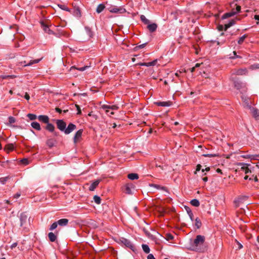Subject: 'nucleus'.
<instances>
[{"instance_id": "nucleus-1", "label": "nucleus", "mask_w": 259, "mask_h": 259, "mask_svg": "<svg viewBox=\"0 0 259 259\" xmlns=\"http://www.w3.org/2000/svg\"><path fill=\"white\" fill-rule=\"evenodd\" d=\"M230 80L233 82L234 87L238 90H242V92H246L247 91V87L245 83L242 82L238 78L230 77Z\"/></svg>"}, {"instance_id": "nucleus-2", "label": "nucleus", "mask_w": 259, "mask_h": 259, "mask_svg": "<svg viewBox=\"0 0 259 259\" xmlns=\"http://www.w3.org/2000/svg\"><path fill=\"white\" fill-rule=\"evenodd\" d=\"M236 20H239L240 19L236 18V19H232L228 23L225 24L224 26L222 25H219L218 26V30L219 31H226L229 28L236 23Z\"/></svg>"}, {"instance_id": "nucleus-3", "label": "nucleus", "mask_w": 259, "mask_h": 259, "mask_svg": "<svg viewBox=\"0 0 259 259\" xmlns=\"http://www.w3.org/2000/svg\"><path fill=\"white\" fill-rule=\"evenodd\" d=\"M248 73V70L246 68L234 69L231 71V76L233 77L234 75H246Z\"/></svg>"}, {"instance_id": "nucleus-4", "label": "nucleus", "mask_w": 259, "mask_h": 259, "mask_svg": "<svg viewBox=\"0 0 259 259\" xmlns=\"http://www.w3.org/2000/svg\"><path fill=\"white\" fill-rule=\"evenodd\" d=\"M205 241V237L200 235L196 236L194 240V245L197 247L198 246L202 245Z\"/></svg>"}, {"instance_id": "nucleus-5", "label": "nucleus", "mask_w": 259, "mask_h": 259, "mask_svg": "<svg viewBox=\"0 0 259 259\" xmlns=\"http://www.w3.org/2000/svg\"><path fill=\"white\" fill-rule=\"evenodd\" d=\"M73 7V10H71V13H72L75 17L77 18H80L81 17V9L76 4H72Z\"/></svg>"}, {"instance_id": "nucleus-6", "label": "nucleus", "mask_w": 259, "mask_h": 259, "mask_svg": "<svg viewBox=\"0 0 259 259\" xmlns=\"http://www.w3.org/2000/svg\"><path fill=\"white\" fill-rule=\"evenodd\" d=\"M121 242L126 247L130 248L133 251H135V247L129 240L124 238H122L121 239Z\"/></svg>"}, {"instance_id": "nucleus-7", "label": "nucleus", "mask_w": 259, "mask_h": 259, "mask_svg": "<svg viewBox=\"0 0 259 259\" xmlns=\"http://www.w3.org/2000/svg\"><path fill=\"white\" fill-rule=\"evenodd\" d=\"M27 220L28 217L26 214L25 212L21 213L20 215V226L25 228L27 224Z\"/></svg>"}, {"instance_id": "nucleus-8", "label": "nucleus", "mask_w": 259, "mask_h": 259, "mask_svg": "<svg viewBox=\"0 0 259 259\" xmlns=\"http://www.w3.org/2000/svg\"><path fill=\"white\" fill-rule=\"evenodd\" d=\"M237 165L240 167H238L239 170H241L245 172V174H247L249 172H251V170L248 168L249 164L244 163H238Z\"/></svg>"}, {"instance_id": "nucleus-9", "label": "nucleus", "mask_w": 259, "mask_h": 259, "mask_svg": "<svg viewBox=\"0 0 259 259\" xmlns=\"http://www.w3.org/2000/svg\"><path fill=\"white\" fill-rule=\"evenodd\" d=\"M56 124L58 128L61 131H65L66 124L65 121L61 119H58L56 120Z\"/></svg>"}, {"instance_id": "nucleus-10", "label": "nucleus", "mask_w": 259, "mask_h": 259, "mask_svg": "<svg viewBox=\"0 0 259 259\" xmlns=\"http://www.w3.org/2000/svg\"><path fill=\"white\" fill-rule=\"evenodd\" d=\"M233 33H231L230 32H226V33L222 32L221 34L220 37H222L224 36H225L226 38L225 39L220 38V40L222 41V43H225L228 41H229L231 39V37H232V36L233 35Z\"/></svg>"}, {"instance_id": "nucleus-11", "label": "nucleus", "mask_w": 259, "mask_h": 259, "mask_svg": "<svg viewBox=\"0 0 259 259\" xmlns=\"http://www.w3.org/2000/svg\"><path fill=\"white\" fill-rule=\"evenodd\" d=\"M82 133L83 130L80 129L75 133L73 138V141L74 143H76L78 141H79V140L81 138Z\"/></svg>"}, {"instance_id": "nucleus-12", "label": "nucleus", "mask_w": 259, "mask_h": 259, "mask_svg": "<svg viewBox=\"0 0 259 259\" xmlns=\"http://www.w3.org/2000/svg\"><path fill=\"white\" fill-rule=\"evenodd\" d=\"M76 125L72 123H70L67 127L65 128L64 133L67 135L71 133L73 131L76 129Z\"/></svg>"}, {"instance_id": "nucleus-13", "label": "nucleus", "mask_w": 259, "mask_h": 259, "mask_svg": "<svg viewBox=\"0 0 259 259\" xmlns=\"http://www.w3.org/2000/svg\"><path fill=\"white\" fill-rule=\"evenodd\" d=\"M41 59H35V60H31L27 64H26V61L20 62L19 63V64L20 65H22V64L24 63V65H23L24 67L29 66H31V65H33V64H36V63H39V61L41 60Z\"/></svg>"}, {"instance_id": "nucleus-14", "label": "nucleus", "mask_w": 259, "mask_h": 259, "mask_svg": "<svg viewBox=\"0 0 259 259\" xmlns=\"http://www.w3.org/2000/svg\"><path fill=\"white\" fill-rule=\"evenodd\" d=\"M57 144L56 140L54 138L48 139L46 141V145L50 148H51Z\"/></svg>"}, {"instance_id": "nucleus-15", "label": "nucleus", "mask_w": 259, "mask_h": 259, "mask_svg": "<svg viewBox=\"0 0 259 259\" xmlns=\"http://www.w3.org/2000/svg\"><path fill=\"white\" fill-rule=\"evenodd\" d=\"M110 12L114 13H123L125 12V9L121 8L113 7L110 10Z\"/></svg>"}, {"instance_id": "nucleus-16", "label": "nucleus", "mask_w": 259, "mask_h": 259, "mask_svg": "<svg viewBox=\"0 0 259 259\" xmlns=\"http://www.w3.org/2000/svg\"><path fill=\"white\" fill-rule=\"evenodd\" d=\"M101 108L103 110L111 109L112 110H117L118 108L116 105L110 106L107 105H103Z\"/></svg>"}, {"instance_id": "nucleus-17", "label": "nucleus", "mask_w": 259, "mask_h": 259, "mask_svg": "<svg viewBox=\"0 0 259 259\" xmlns=\"http://www.w3.org/2000/svg\"><path fill=\"white\" fill-rule=\"evenodd\" d=\"M157 28V25L156 23H152L149 24L147 26V28L150 32H153L156 31Z\"/></svg>"}, {"instance_id": "nucleus-18", "label": "nucleus", "mask_w": 259, "mask_h": 259, "mask_svg": "<svg viewBox=\"0 0 259 259\" xmlns=\"http://www.w3.org/2000/svg\"><path fill=\"white\" fill-rule=\"evenodd\" d=\"M38 119L40 121L45 123H48L49 122V118L47 115H39L38 117Z\"/></svg>"}, {"instance_id": "nucleus-19", "label": "nucleus", "mask_w": 259, "mask_h": 259, "mask_svg": "<svg viewBox=\"0 0 259 259\" xmlns=\"http://www.w3.org/2000/svg\"><path fill=\"white\" fill-rule=\"evenodd\" d=\"M69 220L67 219H62L57 221L58 224L61 226H66L68 223Z\"/></svg>"}, {"instance_id": "nucleus-20", "label": "nucleus", "mask_w": 259, "mask_h": 259, "mask_svg": "<svg viewBox=\"0 0 259 259\" xmlns=\"http://www.w3.org/2000/svg\"><path fill=\"white\" fill-rule=\"evenodd\" d=\"M100 183V180H96L89 187V189L91 191H94L98 186Z\"/></svg>"}, {"instance_id": "nucleus-21", "label": "nucleus", "mask_w": 259, "mask_h": 259, "mask_svg": "<svg viewBox=\"0 0 259 259\" xmlns=\"http://www.w3.org/2000/svg\"><path fill=\"white\" fill-rule=\"evenodd\" d=\"M155 104L159 106L167 107L170 106L171 105V103L170 101L168 102H157Z\"/></svg>"}, {"instance_id": "nucleus-22", "label": "nucleus", "mask_w": 259, "mask_h": 259, "mask_svg": "<svg viewBox=\"0 0 259 259\" xmlns=\"http://www.w3.org/2000/svg\"><path fill=\"white\" fill-rule=\"evenodd\" d=\"M156 63H157V60H155L150 62L142 63L140 64V65L141 66H145L149 67V66L155 65Z\"/></svg>"}, {"instance_id": "nucleus-23", "label": "nucleus", "mask_w": 259, "mask_h": 259, "mask_svg": "<svg viewBox=\"0 0 259 259\" xmlns=\"http://www.w3.org/2000/svg\"><path fill=\"white\" fill-rule=\"evenodd\" d=\"M48 237L51 242H54L57 239V236L53 232H50L48 234Z\"/></svg>"}, {"instance_id": "nucleus-24", "label": "nucleus", "mask_w": 259, "mask_h": 259, "mask_svg": "<svg viewBox=\"0 0 259 259\" xmlns=\"http://www.w3.org/2000/svg\"><path fill=\"white\" fill-rule=\"evenodd\" d=\"M45 128L50 132H54L55 130V126L53 124L50 123L49 122Z\"/></svg>"}, {"instance_id": "nucleus-25", "label": "nucleus", "mask_w": 259, "mask_h": 259, "mask_svg": "<svg viewBox=\"0 0 259 259\" xmlns=\"http://www.w3.org/2000/svg\"><path fill=\"white\" fill-rule=\"evenodd\" d=\"M234 15H235V13L232 12L231 11L230 12L226 13L225 14H224L222 16V19H225L228 18L229 17H231L233 16Z\"/></svg>"}, {"instance_id": "nucleus-26", "label": "nucleus", "mask_w": 259, "mask_h": 259, "mask_svg": "<svg viewBox=\"0 0 259 259\" xmlns=\"http://www.w3.org/2000/svg\"><path fill=\"white\" fill-rule=\"evenodd\" d=\"M127 178L132 180H137L139 178V176L137 174L131 173L127 175Z\"/></svg>"}, {"instance_id": "nucleus-27", "label": "nucleus", "mask_w": 259, "mask_h": 259, "mask_svg": "<svg viewBox=\"0 0 259 259\" xmlns=\"http://www.w3.org/2000/svg\"><path fill=\"white\" fill-rule=\"evenodd\" d=\"M31 126L37 130V131H40L41 130V127H40V124L38 122H32L31 124Z\"/></svg>"}, {"instance_id": "nucleus-28", "label": "nucleus", "mask_w": 259, "mask_h": 259, "mask_svg": "<svg viewBox=\"0 0 259 259\" xmlns=\"http://www.w3.org/2000/svg\"><path fill=\"white\" fill-rule=\"evenodd\" d=\"M185 209L192 221H193V214L192 213V211H191V209L188 206H185Z\"/></svg>"}, {"instance_id": "nucleus-29", "label": "nucleus", "mask_w": 259, "mask_h": 259, "mask_svg": "<svg viewBox=\"0 0 259 259\" xmlns=\"http://www.w3.org/2000/svg\"><path fill=\"white\" fill-rule=\"evenodd\" d=\"M105 8V6L104 4H101L99 5L96 9V12L98 13H100L102 12L104 9Z\"/></svg>"}, {"instance_id": "nucleus-30", "label": "nucleus", "mask_w": 259, "mask_h": 259, "mask_svg": "<svg viewBox=\"0 0 259 259\" xmlns=\"http://www.w3.org/2000/svg\"><path fill=\"white\" fill-rule=\"evenodd\" d=\"M41 26L44 29V30L49 34L52 32V31L49 29V27L45 24L44 22L41 23Z\"/></svg>"}, {"instance_id": "nucleus-31", "label": "nucleus", "mask_w": 259, "mask_h": 259, "mask_svg": "<svg viewBox=\"0 0 259 259\" xmlns=\"http://www.w3.org/2000/svg\"><path fill=\"white\" fill-rule=\"evenodd\" d=\"M252 113L253 115V116L256 119H257L259 117V111L257 109L253 108L252 109Z\"/></svg>"}, {"instance_id": "nucleus-32", "label": "nucleus", "mask_w": 259, "mask_h": 259, "mask_svg": "<svg viewBox=\"0 0 259 259\" xmlns=\"http://www.w3.org/2000/svg\"><path fill=\"white\" fill-rule=\"evenodd\" d=\"M124 192L128 194H131L132 193V190L129 184H127L125 186Z\"/></svg>"}, {"instance_id": "nucleus-33", "label": "nucleus", "mask_w": 259, "mask_h": 259, "mask_svg": "<svg viewBox=\"0 0 259 259\" xmlns=\"http://www.w3.org/2000/svg\"><path fill=\"white\" fill-rule=\"evenodd\" d=\"M85 30L86 31V33H87L88 35L90 37H92L93 36V32L92 31L91 29L89 28V27H85Z\"/></svg>"}, {"instance_id": "nucleus-34", "label": "nucleus", "mask_w": 259, "mask_h": 259, "mask_svg": "<svg viewBox=\"0 0 259 259\" xmlns=\"http://www.w3.org/2000/svg\"><path fill=\"white\" fill-rule=\"evenodd\" d=\"M190 203L193 206H195V207H198L200 205L199 201H198V200H197L196 199H194L192 200L190 202Z\"/></svg>"}, {"instance_id": "nucleus-35", "label": "nucleus", "mask_w": 259, "mask_h": 259, "mask_svg": "<svg viewBox=\"0 0 259 259\" xmlns=\"http://www.w3.org/2000/svg\"><path fill=\"white\" fill-rule=\"evenodd\" d=\"M195 225L196 227L197 228V229H199L202 225L201 222L198 218H197L195 219Z\"/></svg>"}, {"instance_id": "nucleus-36", "label": "nucleus", "mask_w": 259, "mask_h": 259, "mask_svg": "<svg viewBox=\"0 0 259 259\" xmlns=\"http://www.w3.org/2000/svg\"><path fill=\"white\" fill-rule=\"evenodd\" d=\"M141 21L145 24H148L150 21L144 15H142L140 17Z\"/></svg>"}, {"instance_id": "nucleus-37", "label": "nucleus", "mask_w": 259, "mask_h": 259, "mask_svg": "<svg viewBox=\"0 0 259 259\" xmlns=\"http://www.w3.org/2000/svg\"><path fill=\"white\" fill-rule=\"evenodd\" d=\"M142 248L144 251L146 253H149L150 252V249L148 246V245L146 244H142Z\"/></svg>"}, {"instance_id": "nucleus-38", "label": "nucleus", "mask_w": 259, "mask_h": 259, "mask_svg": "<svg viewBox=\"0 0 259 259\" xmlns=\"http://www.w3.org/2000/svg\"><path fill=\"white\" fill-rule=\"evenodd\" d=\"M247 37V34H244L242 36H241V37L239 38V40H238V44L239 45H241L244 39Z\"/></svg>"}, {"instance_id": "nucleus-39", "label": "nucleus", "mask_w": 259, "mask_h": 259, "mask_svg": "<svg viewBox=\"0 0 259 259\" xmlns=\"http://www.w3.org/2000/svg\"><path fill=\"white\" fill-rule=\"evenodd\" d=\"M14 148V146L13 144H7L5 146V149L6 150H8L9 151H12V150H13Z\"/></svg>"}, {"instance_id": "nucleus-40", "label": "nucleus", "mask_w": 259, "mask_h": 259, "mask_svg": "<svg viewBox=\"0 0 259 259\" xmlns=\"http://www.w3.org/2000/svg\"><path fill=\"white\" fill-rule=\"evenodd\" d=\"M94 200L95 203H96L98 204H99L101 202V199L100 197L97 195H95L94 196Z\"/></svg>"}, {"instance_id": "nucleus-41", "label": "nucleus", "mask_w": 259, "mask_h": 259, "mask_svg": "<svg viewBox=\"0 0 259 259\" xmlns=\"http://www.w3.org/2000/svg\"><path fill=\"white\" fill-rule=\"evenodd\" d=\"M27 116L31 120H35L37 116L36 115L34 114L29 113L27 114Z\"/></svg>"}, {"instance_id": "nucleus-42", "label": "nucleus", "mask_w": 259, "mask_h": 259, "mask_svg": "<svg viewBox=\"0 0 259 259\" xmlns=\"http://www.w3.org/2000/svg\"><path fill=\"white\" fill-rule=\"evenodd\" d=\"M58 6L60 8H61V9H62L64 11H67L69 12H71V10L65 5H58Z\"/></svg>"}, {"instance_id": "nucleus-43", "label": "nucleus", "mask_w": 259, "mask_h": 259, "mask_svg": "<svg viewBox=\"0 0 259 259\" xmlns=\"http://www.w3.org/2000/svg\"><path fill=\"white\" fill-rule=\"evenodd\" d=\"M203 156L204 157H214L217 156L218 155L216 154L208 153L203 154Z\"/></svg>"}, {"instance_id": "nucleus-44", "label": "nucleus", "mask_w": 259, "mask_h": 259, "mask_svg": "<svg viewBox=\"0 0 259 259\" xmlns=\"http://www.w3.org/2000/svg\"><path fill=\"white\" fill-rule=\"evenodd\" d=\"M58 225V224L57 222L53 223L50 227V229H49L50 230L52 231V230L55 229L57 227Z\"/></svg>"}, {"instance_id": "nucleus-45", "label": "nucleus", "mask_w": 259, "mask_h": 259, "mask_svg": "<svg viewBox=\"0 0 259 259\" xmlns=\"http://www.w3.org/2000/svg\"><path fill=\"white\" fill-rule=\"evenodd\" d=\"M152 186L157 189H162L163 190H165L166 188L164 187L161 186L160 185H157V184H153Z\"/></svg>"}, {"instance_id": "nucleus-46", "label": "nucleus", "mask_w": 259, "mask_h": 259, "mask_svg": "<svg viewBox=\"0 0 259 259\" xmlns=\"http://www.w3.org/2000/svg\"><path fill=\"white\" fill-rule=\"evenodd\" d=\"M236 6V12L234 11V13H235V15H236L237 13H239L241 11V7L240 6L235 5Z\"/></svg>"}, {"instance_id": "nucleus-47", "label": "nucleus", "mask_w": 259, "mask_h": 259, "mask_svg": "<svg viewBox=\"0 0 259 259\" xmlns=\"http://www.w3.org/2000/svg\"><path fill=\"white\" fill-rule=\"evenodd\" d=\"M88 66H84V67H80V68H76L74 66H72L71 67V70L73 69H77V70H79V71H84L86 68H87Z\"/></svg>"}, {"instance_id": "nucleus-48", "label": "nucleus", "mask_w": 259, "mask_h": 259, "mask_svg": "<svg viewBox=\"0 0 259 259\" xmlns=\"http://www.w3.org/2000/svg\"><path fill=\"white\" fill-rule=\"evenodd\" d=\"M15 121V118L14 117L10 116L9 117V122L10 123H14Z\"/></svg>"}, {"instance_id": "nucleus-49", "label": "nucleus", "mask_w": 259, "mask_h": 259, "mask_svg": "<svg viewBox=\"0 0 259 259\" xmlns=\"http://www.w3.org/2000/svg\"><path fill=\"white\" fill-rule=\"evenodd\" d=\"M104 110L105 111L106 114L109 116H111L112 115H113L114 113L113 111H110V109H106V110Z\"/></svg>"}, {"instance_id": "nucleus-50", "label": "nucleus", "mask_w": 259, "mask_h": 259, "mask_svg": "<svg viewBox=\"0 0 259 259\" xmlns=\"http://www.w3.org/2000/svg\"><path fill=\"white\" fill-rule=\"evenodd\" d=\"M233 54H234V56H232V57H230L232 59H235V58H240L241 57L238 56L236 54V52L235 51H234L233 52Z\"/></svg>"}, {"instance_id": "nucleus-51", "label": "nucleus", "mask_w": 259, "mask_h": 259, "mask_svg": "<svg viewBox=\"0 0 259 259\" xmlns=\"http://www.w3.org/2000/svg\"><path fill=\"white\" fill-rule=\"evenodd\" d=\"M166 237L167 240H172L174 239V236L171 234H167Z\"/></svg>"}, {"instance_id": "nucleus-52", "label": "nucleus", "mask_w": 259, "mask_h": 259, "mask_svg": "<svg viewBox=\"0 0 259 259\" xmlns=\"http://www.w3.org/2000/svg\"><path fill=\"white\" fill-rule=\"evenodd\" d=\"M257 157H259V155H250L249 156V157L251 159H253V160L256 159V158Z\"/></svg>"}, {"instance_id": "nucleus-53", "label": "nucleus", "mask_w": 259, "mask_h": 259, "mask_svg": "<svg viewBox=\"0 0 259 259\" xmlns=\"http://www.w3.org/2000/svg\"><path fill=\"white\" fill-rule=\"evenodd\" d=\"M21 162H22L23 164H25V165H27V164H28L29 163V162H28V159H26V158H24V159H22V160H21Z\"/></svg>"}, {"instance_id": "nucleus-54", "label": "nucleus", "mask_w": 259, "mask_h": 259, "mask_svg": "<svg viewBox=\"0 0 259 259\" xmlns=\"http://www.w3.org/2000/svg\"><path fill=\"white\" fill-rule=\"evenodd\" d=\"M75 106L76 107L77 110V114H80L81 113V109L79 107V106L78 105H75Z\"/></svg>"}, {"instance_id": "nucleus-55", "label": "nucleus", "mask_w": 259, "mask_h": 259, "mask_svg": "<svg viewBox=\"0 0 259 259\" xmlns=\"http://www.w3.org/2000/svg\"><path fill=\"white\" fill-rule=\"evenodd\" d=\"M201 164H197L196 166V169L195 174H196L197 172V171H199L201 169Z\"/></svg>"}, {"instance_id": "nucleus-56", "label": "nucleus", "mask_w": 259, "mask_h": 259, "mask_svg": "<svg viewBox=\"0 0 259 259\" xmlns=\"http://www.w3.org/2000/svg\"><path fill=\"white\" fill-rule=\"evenodd\" d=\"M147 259H155V258L152 254H149L147 256Z\"/></svg>"}, {"instance_id": "nucleus-57", "label": "nucleus", "mask_w": 259, "mask_h": 259, "mask_svg": "<svg viewBox=\"0 0 259 259\" xmlns=\"http://www.w3.org/2000/svg\"><path fill=\"white\" fill-rule=\"evenodd\" d=\"M17 243H14L11 245V248L13 249L14 248L16 247L17 246Z\"/></svg>"}, {"instance_id": "nucleus-58", "label": "nucleus", "mask_w": 259, "mask_h": 259, "mask_svg": "<svg viewBox=\"0 0 259 259\" xmlns=\"http://www.w3.org/2000/svg\"><path fill=\"white\" fill-rule=\"evenodd\" d=\"M146 45V44H143L142 45L137 46V48H140V49L143 48L145 47Z\"/></svg>"}, {"instance_id": "nucleus-59", "label": "nucleus", "mask_w": 259, "mask_h": 259, "mask_svg": "<svg viewBox=\"0 0 259 259\" xmlns=\"http://www.w3.org/2000/svg\"><path fill=\"white\" fill-rule=\"evenodd\" d=\"M24 98H25L26 100H28L30 99V96H29V95L26 93L25 94V95Z\"/></svg>"}, {"instance_id": "nucleus-60", "label": "nucleus", "mask_w": 259, "mask_h": 259, "mask_svg": "<svg viewBox=\"0 0 259 259\" xmlns=\"http://www.w3.org/2000/svg\"><path fill=\"white\" fill-rule=\"evenodd\" d=\"M55 110L56 111V112H57L59 113H61L62 111L61 109H60L59 108H58V107L55 108Z\"/></svg>"}, {"instance_id": "nucleus-61", "label": "nucleus", "mask_w": 259, "mask_h": 259, "mask_svg": "<svg viewBox=\"0 0 259 259\" xmlns=\"http://www.w3.org/2000/svg\"><path fill=\"white\" fill-rule=\"evenodd\" d=\"M210 170V167H207L206 168H205V169H202V172H204V171H208Z\"/></svg>"}, {"instance_id": "nucleus-62", "label": "nucleus", "mask_w": 259, "mask_h": 259, "mask_svg": "<svg viewBox=\"0 0 259 259\" xmlns=\"http://www.w3.org/2000/svg\"><path fill=\"white\" fill-rule=\"evenodd\" d=\"M156 166L157 168H159L160 170L164 169L163 166L161 165H158L157 164L156 165Z\"/></svg>"}, {"instance_id": "nucleus-63", "label": "nucleus", "mask_w": 259, "mask_h": 259, "mask_svg": "<svg viewBox=\"0 0 259 259\" xmlns=\"http://www.w3.org/2000/svg\"><path fill=\"white\" fill-rule=\"evenodd\" d=\"M252 177H253V180L255 182H257L258 181V179H257V177L256 176L252 175Z\"/></svg>"}, {"instance_id": "nucleus-64", "label": "nucleus", "mask_w": 259, "mask_h": 259, "mask_svg": "<svg viewBox=\"0 0 259 259\" xmlns=\"http://www.w3.org/2000/svg\"><path fill=\"white\" fill-rule=\"evenodd\" d=\"M255 20H259V15H255L254 17Z\"/></svg>"}]
</instances>
